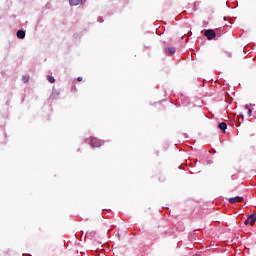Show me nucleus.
I'll return each instance as SVG.
<instances>
[{
  "instance_id": "1",
  "label": "nucleus",
  "mask_w": 256,
  "mask_h": 256,
  "mask_svg": "<svg viewBox=\"0 0 256 256\" xmlns=\"http://www.w3.org/2000/svg\"><path fill=\"white\" fill-rule=\"evenodd\" d=\"M255 221H256V214H251L248 216V218L244 221V223L246 225H251V227H253V225H255Z\"/></svg>"
},
{
  "instance_id": "2",
  "label": "nucleus",
  "mask_w": 256,
  "mask_h": 256,
  "mask_svg": "<svg viewBox=\"0 0 256 256\" xmlns=\"http://www.w3.org/2000/svg\"><path fill=\"white\" fill-rule=\"evenodd\" d=\"M204 35L207 37L208 41H211L215 39L216 33L214 30L209 29L204 32Z\"/></svg>"
},
{
  "instance_id": "3",
  "label": "nucleus",
  "mask_w": 256,
  "mask_h": 256,
  "mask_svg": "<svg viewBox=\"0 0 256 256\" xmlns=\"http://www.w3.org/2000/svg\"><path fill=\"white\" fill-rule=\"evenodd\" d=\"M90 143L92 147H101V145H103V141L97 138H91Z\"/></svg>"
},
{
  "instance_id": "4",
  "label": "nucleus",
  "mask_w": 256,
  "mask_h": 256,
  "mask_svg": "<svg viewBox=\"0 0 256 256\" xmlns=\"http://www.w3.org/2000/svg\"><path fill=\"white\" fill-rule=\"evenodd\" d=\"M164 52L166 55H175V53L177 52V49H175V47H168L166 49H164Z\"/></svg>"
},
{
  "instance_id": "5",
  "label": "nucleus",
  "mask_w": 256,
  "mask_h": 256,
  "mask_svg": "<svg viewBox=\"0 0 256 256\" xmlns=\"http://www.w3.org/2000/svg\"><path fill=\"white\" fill-rule=\"evenodd\" d=\"M242 201H243V197L241 196H236L229 199V203H231L232 205L235 203H241Z\"/></svg>"
},
{
  "instance_id": "6",
  "label": "nucleus",
  "mask_w": 256,
  "mask_h": 256,
  "mask_svg": "<svg viewBox=\"0 0 256 256\" xmlns=\"http://www.w3.org/2000/svg\"><path fill=\"white\" fill-rule=\"evenodd\" d=\"M18 39H25V30H18L16 33Z\"/></svg>"
},
{
  "instance_id": "7",
  "label": "nucleus",
  "mask_w": 256,
  "mask_h": 256,
  "mask_svg": "<svg viewBox=\"0 0 256 256\" xmlns=\"http://www.w3.org/2000/svg\"><path fill=\"white\" fill-rule=\"evenodd\" d=\"M218 127L221 131H223V133H225V131L227 130V123L221 122L219 123Z\"/></svg>"
},
{
  "instance_id": "8",
  "label": "nucleus",
  "mask_w": 256,
  "mask_h": 256,
  "mask_svg": "<svg viewBox=\"0 0 256 256\" xmlns=\"http://www.w3.org/2000/svg\"><path fill=\"white\" fill-rule=\"evenodd\" d=\"M83 0H69L70 5L73 6H77V5H81Z\"/></svg>"
},
{
  "instance_id": "9",
  "label": "nucleus",
  "mask_w": 256,
  "mask_h": 256,
  "mask_svg": "<svg viewBox=\"0 0 256 256\" xmlns=\"http://www.w3.org/2000/svg\"><path fill=\"white\" fill-rule=\"evenodd\" d=\"M47 80L49 81V83H55V77L53 76L48 75Z\"/></svg>"
},
{
  "instance_id": "10",
  "label": "nucleus",
  "mask_w": 256,
  "mask_h": 256,
  "mask_svg": "<svg viewBox=\"0 0 256 256\" xmlns=\"http://www.w3.org/2000/svg\"><path fill=\"white\" fill-rule=\"evenodd\" d=\"M245 109H248V116L251 117L253 110H251V108H249V105H245Z\"/></svg>"
},
{
  "instance_id": "11",
  "label": "nucleus",
  "mask_w": 256,
  "mask_h": 256,
  "mask_svg": "<svg viewBox=\"0 0 256 256\" xmlns=\"http://www.w3.org/2000/svg\"><path fill=\"white\" fill-rule=\"evenodd\" d=\"M22 81H24V83H28L29 82V76H23L22 77Z\"/></svg>"
},
{
  "instance_id": "12",
  "label": "nucleus",
  "mask_w": 256,
  "mask_h": 256,
  "mask_svg": "<svg viewBox=\"0 0 256 256\" xmlns=\"http://www.w3.org/2000/svg\"><path fill=\"white\" fill-rule=\"evenodd\" d=\"M98 23H103V17H98Z\"/></svg>"
},
{
  "instance_id": "13",
  "label": "nucleus",
  "mask_w": 256,
  "mask_h": 256,
  "mask_svg": "<svg viewBox=\"0 0 256 256\" xmlns=\"http://www.w3.org/2000/svg\"><path fill=\"white\" fill-rule=\"evenodd\" d=\"M77 81H83V77H78Z\"/></svg>"
},
{
  "instance_id": "14",
  "label": "nucleus",
  "mask_w": 256,
  "mask_h": 256,
  "mask_svg": "<svg viewBox=\"0 0 256 256\" xmlns=\"http://www.w3.org/2000/svg\"><path fill=\"white\" fill-rule=\"evenodd\" d=\"M240 119H241V121H243V119H244V116H243V115H240Z\"/></svg>"
}]
</instances>
